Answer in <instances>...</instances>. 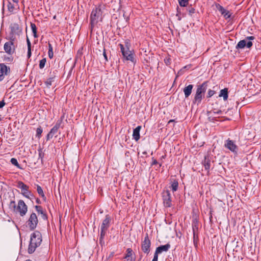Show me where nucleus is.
<instances>
[{
  "mask_svg": "<svg viewBox=\"0 0 261 261\" xmlns=\"http://www.w3.org/2000/svg\"><path fill=\"white\" fill-rule=\"evenodd\" d=\"M12 1H13V2L16 3H18V0H12Z\"/></svg>",
  "mask_w": 261,
  "mask_h": 261,
  "instance_id": "obj_53",
  "label": "nucleus"
},
{
  "mask_svg": "<svg viewBox=\"0 0 261 261\" xmlns=\"http://www.w3.org/2000/svg\"><path fill=\"white\" fill-rule=\"evenodd\" d=\"M43 156V154H42L41 150H39V158H41L42 160Z\"/></svg>",
  "mask_w": 261,
  "mask_h": 261,
  "instance_id": "obj_46",
  "label": "nucleus"
},
{
  "mask_svg": "<svg viewBox=\"0 0 261 261\" xmlns=\"http://www.w3.org/2000/svg\"><path fill=\"white\" fill-rule=\"evenodd\" d=\"M119 46L124 58L127 61H130L132 63H135L136 61L134 58V54L133 51L130 50L128 47L125 48L122 44H119Z\"/></svg>",
  "mask_w": 261,
  "mask_h": 261,
  "instance_id": "obj_5",
  "label": "nucleus"
},
{
  "mask_svg": "<svg viewBox=\"0 0 261 261\" xmlns=\"http://www.w3.org/2000/svg\"><path fill=\"white\" fill-rule=\"evenodd\" d=\"M151 242L149 239L147 233L146 234L144 240L141 243V249L142 251L147 254H148L150 251Z\"/></svg>",
  "mask_w": 261,
  "mask_h": 261,
  "instance_id": "obj_7",
  "label": "nucleus"
},
{
  "mask_svg": "<svg viewBox=\"0 0 261 261\" xmlns=\"http://www.w3.org/2000/svg\"><path fill=\"white\" fill-rule=\"evenodd\" d=\"M133 255V250L131 248H127L126 249V254L124 256V258L128 260L129 259V257H131Z\"/></svg>",
  "mask_w": 261,
  "mask_h": 261,
  "instance_id": "obj_28",
  "label": "nucleus"
},
{
  "mask_svg": "<svg viewBox=\"0 0 261 261\" xmlns=\"http://www.w3.org/2000/svg\"><path fill=\"white\" fill-rule=\"evenodd\" d=\"M253 44L251 41H247L246 40L244 39L240 41L236 46V49H243L245 47L248 48H250L252 46Z\"/></svg>",
  "mask_w": 261,
  "mask_h": 261,
  "instance_id": "obj_15",
  "label": "nucleus"
},
{
  "mask_svg": "<svg viewBox=\"0 0 261 261\" xmlns=\"http://www.w3.org/2000/svg\"><path fill=\"white\" fill-rule=\"evenodd\" d=\"M5 102L4 101V100H3L2 101H0V109L2 108L3 107H4L5 105Z\"/></svg>",
  "mask_w": 261,
  "mask_h": 261,
  "instance_id": "obj_45",
  "label": "nucleus"
},
{
  "mask_svg": "<svg viewBox=\"0 0 261 261\" xmlns=\"http://www.w3.org/2000/svg\"><path fill=\"white\" fill-rule=\"evenodd\" d=\"M42 242L41 233L37 230L35 231L31 236L30 244L28 248V253L32 254L39 247Z\"/></svg>",
  "mask_w": 261,
  "mask_h": 261,
  "instance_id": "obj_2",
  "label": "nucleus"
},
{
  "mask_svg": "<svg viewBox=\"0 0 261 261\" xmlns=\"http://www.w3.org/2000/svg\"><path fill=\"white\" fill-rule=\"evenodd\" d=\"M171 245L169 243H167L165 245H161L156 248L155 253L159 254L162 253L163 252H167L170 248Z\"/></svg>",
  "mask_w": 261,
  "mask_h": 261,
  "instance_id": "obj_17",
  "label": "nucleus"
},
{
  "mask_svg": "<svg viewBox=\"0 0 261 261\" xmlns=\"http://www.w3.org/2000/svg\"><path fill=\"white\" fill-rule=\"evenodd\" d=\"M35 207L36 211L38 212V213L41 215V217L43 219H44V220L47 219V215L43 210L42 206H39V205H36L35 206Z\"/></svg>",
  "mask_w": 261,
  "mask_h": 261,
  "instance_id": "obj_21",
  "label": "nucleus"
},
{
  "mask_svg": "<svg viewBox=\"0 0 261 261\" xmlns=\"http://www.w3.org/2000/svg\"><path fill=\"white\" fill-rule=\"evenodd\" d=\"M10 162L12 165L15 166L18 168L21 169V168L20 167V165L18 164L16 159L12 158L10 160Z\"/></svg>",
  "mask_w": 261,
  "mask_h": 261,
  "instance_id": "obj_31",
  "label": "nucleus"
},
{
  "mask_svg": "<svg viewBox=\"0 0 261 261\" xmlns=\"http://www.w3.org/2000/svg\"><path fill=\"white\" fill-rule=\"evenodd\" d=\"M165 157V155H163L161 158H162V159H164Z\"/></svg>",
  "mask_w": 261,
  "mask_h": 261,
  "instance_id": "obj_55",
  "label": "nucleus"
},
{
  "mask_svg": "<svg viewBox=\"0 0 261 261\" xmlns=\"http://www.w3.org/2000/svg\"><path fill=\"white\" fill-rule=\"evenodd\" d=\"M28 211V206L22 200H19L16 207V212L22 217L24 216Z\"/></svg>",
  "mask_w": 261,
  "mask_h": 261,
  "instance_id": "obj_11",
  "label": "nucleus"
},
{
  "mask_svg": "<svg viewBox=\"0 0 261 261\" xmlns=\"http://www.w3.org/2000/svg\"><path fill=\"white\" fill-rule=\"evenodd\" d=\"M162 166V163L159 164V167H161Z\"/></svg>",
  "mask_w": 261,
  "mask_h": 261,
  "instance_id": "obj_56",
  "label": "nucleus"
},
{
  "mask_svg": "<svg viewBox=\"0 0 261 261\" xmlns=\"http://www.w3.org/2000/svg\"><path fill=\"white\" fill-rule=\"evenodd\" d=\"M163 204L166 207H170L172 206L171 195L169 190L164 191L162 193Z\"/></svg>",
  "mask_w": 261,
  "mask_h": 261,
  "instance_id": "obj_8",
  "label": "nucleus"
},
{
  "mask_svg": "<svg viewBox=\"0 0 261 261\" xmlns=\"http://www.w3.org/2000/svg\"><path fill=\"white\" fill-rule=\"evenodd\" d=\"M48 50H53L52 45L50 43H48Z\"/></svg>",
  "mask_w": 261,
  "mask_h": 261,
  "instance_id": "obj_49",
  "label": "nucleus"
},
{
  "mask_svg": "<svg viewBox=\"0 0 261 261\" xmlns=\"http://www.w3.org/2000/svg\"><path fill=\"white\" fill-rule=\"evenodd\" d=\"M103 56L105 58V61L107 62L108 61V57L106 53V49H104L103 51Z\"/></svg>",
  "mask_w": 261,
  "mask_h": 261,
  "instance_id": "obj_41",
  "label": "nucleus"
},
{
  "mask_svg": "<svg viewBox=\"0 0 261 261\" xmlns=\"http://www.w3.org/2000/svg\"><path fill=\"white\" fill-rule=\"evenodd\" d=\"M46 62V58H43L42 60H41L39 62V68L40 69H43L45 65V63Z\"/></svg>",
  "mask_w": 261,
  "mask_h": 261,
  "instance_id": "obj_33",
  "label": "nucleus"
},
{
  "mask_svg": "<svg viewBox=\"0 0 261 261\" xmlns=\"http://www.w3.org/2000/svg\"><path fill=\"white\" fill-rule=\"evenodd\" d=\"M142 153H143V154H144V155H147V152H146V151H144V152H142Z\"/></svg>",
  "mask_w": 261,
  "mask_h": 261,
  "instance_id": "obj_52",
  "label": "nucleus"
},
{
  "mask_svg": "<svg viewBox=\"0 0 261 261\" xmlns=\"http://www.w3.org/2000/svg\"><path fill=\"white\" fill-rule=\"evenodd\" d=\"M211 159L212 158L209 154L205 155L204 159L202 161V164L204 167L205 170L207 173H209L210 169L211 167Z\"/></svg>",
  "mask_w": 261,
  "mask_h": 261,
  "instance_id": "obj_16",
  "label": "nucleus"
},
{
  "mask_svg": "<svg viewBox=\"0 0 261 261\" xmlns=\"http://www.w3.org/2000/svg\"><path fill=\"white\" fill-rule=\"evenodd\" d=\"M36 203H38V204H40V203H41V201H40V200L39 199H38V198H37V199H36Z\"/></svg>",
  "mask_w": 261,
  "mask_h": 261,
  "instance_id": "obj_50",
  "label": "nucleus"
},
{
  "mask_svg": "<svg viewBox=\"0 0 261 261\" xmlns=\"http://www.w3.org/2000/svg\"><path fill=\"white\" fill-rule=\"evenodd\" d=\"M37 191L38 194L43 198V200L46 201V198L42 188L39 185H37Z\"/></svg>",
  "mask_w": 261,
  "mask_h": 261,
  "instance_id": "obj_24",
  "label": "nucleus"
},
{
  "mask_svg": "<svg viewBox=\"0 0 261 261\" xmlns=\"http://www.w3.org/2000/svg\"><path fill=\"white\" fill-rule=\"evenodd\" d=\"M25 261H31V260H30V259H28V260H25Z\"/></svg>",
  "mask_w": 261,
  "mask_h": 261,
  "instance_id": "obj_57",
  "label": "nucleus"
},
{
  "mask_svg": "<svg viewBox=\"0 0 261 261\" xmlns=\"http://www.w3.org/2000/svg\"><path fill=\"white\" fill-rule=\"evenodd\" d=\"M217 9L226 19L230 18L231 13L229 11L225 9L222 6L219 5Z\"/></svg>",
  "mask_w": 261,
  "mask_h": 261,
  "instance_id": "obj_18",
  "label": "nucleus"
},
{
  "mask_svg": "<svg viewBox=\"0 0 261 261\" xmlns=\"http://www.w3.org/2000/svg\"><path fill=\"white\" fill-rule=\"evenodd\" d=\"M193 88V85L192 84H190L187 86H186L183 89V92L185 94V98H188L191 94L192 89Z\"/></svg>",
  "mask_w": 261,
  "mask_h": 261,
  "instance_id": "obj_19",
  "label": "nucleus"
},
{
  "mask_svg": "<svg viewBox=\"0 0 261 261\" xmlns=\"http://www.w3.org/2000/svg\"><path fill=\"white\" fill-rule=\"evenodd\" d=\"M188 11L189 12V13L190 15H192L193 14L195 13V9L193 7H189L188 8Z\"/></svg>",
  "mask_w": 261,
  "mask_h": 261,
  "instance_id": "obj_38",
  "label": "nucleus"
},
{
  "mask_svg": "<svg viewBox=\"0 0 261 261\" xmlns=\"http://www.w3.org/2000/svg\"><path fill=\"white\" fill-rule=\"evenodd\" d=\"M152 162L151 163V166H153L154 165H156L158 164V161L155 159H154L153 158H152Z\"/></svg>",
  "mask_w": 261,
  "mask_h": 261,
  "instance_id": "obj_43",
  "label": "nucleus"
},
{
  "mask_svg": "<svg viewBox=\"0 0 261 261\" xmlns=\"http://www.w3.org/2000/svg\"><path fill=\"white\" fill-rule=\"evenodd\" d=\"M224 147L229 150L234 154H237L239 148L233 141L230 140V139H228L225 142Z\"/></svg>",
  "mask_w": 261,
  "mask_h": 261,
  "instance_id": "obj_9",
  "label": "nucleus"
},
{
  "mask_svg": "<svg viewBox=\"0 0 261 261\" xmlns=\"http://www.w3.org/2000/svg\"><path fill=\"white\" fill-rule=\"evenodd\" d=\"M129 260H130V261H135V258L131 257Z\"/></svg>",
  "mask_w": 261,
  "mask_h": 261,
  "instance_id": "obj_51",
  "label": "nucleus"
},
{
  "mask_svg": "<svg viewBox=\"0 0 261 261\" xmlns=\"http://www.w3.org/2000/svg\"><path fill=\"white\" fill-rule=\"evenodd\" d=\"M216 93V91L214 90L209 89L206 94V98H209L213 96Z\"/></svg>",
  "mask_w": 261,
  "mask_h": 261,
  "instance_id": "obj_32",
  "label": "nucleus"
},
{
  "mask_svg": "<svg viewBox=\"0 0 261 261\" xmlns=\"http://www.w3.org/2000/svg\"><path fill=\"white\" fill-rule=\"evenodd\" d=\"M219 97H222L223 98L224 100H226L228 99V89L224 88L222 89L220 91V93L219 95Z\"/></svg>",
  "mask_w": 261,
  "mask_h": 261,
  "instance_id": "obj_22",
  "label": "nucleus"
},
{
  "mask_svg": "<svg viewBox=\"0 0 261 261\" xmlns=\"http://www.w3.org/2000/svg\"><path fill=\"white\" fill-rule=\"evenodd\" d=\"M62 122V120H59L57 121L55 126L50 129V132L47 135V136H46L47 141L51 139L53 137V136H54V135H55L57 133L59 128L61 126Z\"/></svg>",
  "mask_w": 261,
  "mask_h": 261,
  "instance_id": "obj_12",
  "label": "nucleus"
},
{
  "mask_svg": "<svg viewBox=\"0 0 261 261\" xmlns=\"http://www.w3.org/2000/svg\"><path fill=\"white\" fill-rule=\"evenodd\" d=\"M170 188L173 192L176 191L178 188V182L177 180L176 179L172 180L171 181V186H170Z\"/></svg>",
  "mask_w": 261,
  "mask_h": 261,
  "instance_id": "obj_23",
  "label": "nucleus"
},
{
  "mask_svg": "<svg viewBox=\"0 0 261 261\" xmlns=\"http://www.w3.org/2000/svg\"><path fill=\"white\" fill-rule=\"evenodd\" d=\"M38 222V218L35 213H33L28 221V225L31 230H34L37 225Z\"/></svg>",
  "mask_w": 261,
  "mask_h": 261,
  "instance_id": "obj_10",
  "label": "nucleus"
},
{
  "mask_svg": "<svg viewBox=\"0 0 261 261\" xmlns=\"http://www.w3.org/2000/svg\"><path fill=\"white\" fill-rule=\"evenodd\" d=\"M4 49L6 53L12 55L15 50V46L12 41L6 42L4 46Z\"/></svg>",
  "mask_w": 261,
  "mask_h": 261,
  "instance_id": "obj_14",
  "label": "nucleus"
},
{
  "mask_svg": "<svg viewBox=\"0 0 261 261\" xmlns=\"http://www.w3.org/2000/svg\"><path fill=\"white\" fill-rule=\"evenodd\" d=\"M55 77H49L45 82V84L46 86L49 88L50 86L52 85V83L54 81Z\"/></svg>",
  "mask_w": 261,
  "mask_h": 261,
  "instance_id": "obj_30",
  "label": "nucleus"
},
{
  "mask_svg": "<svg viewBox=\"0 0 261 261\" xmlns=\"http://www.w3.org/2000/svg\"><path fill=\"white\" fill-rule=\"evenodd\" d=\"M141 128V126H138L133 130V138L136 141H138L140 139V131Z\"/></svg>",
  "mask_w": 261,
  "mask_h": 261,
  "instance_id": "obj_20",
  "label": "nucleus"
},
{
  "mask_svg": "<svg viewBox=\"0 0 261 261\" xmlns=\"http://www.w3.org/2000/svg\"><path fill=\"white\" fill-rule=\"evenodd\" d=\"M164 62L167 65H169L171 63V59L170 58H166L164 60Z\"/></svg>",
  "mask_w": 261,
  "mask_h": 261,
  "instance_id": "obj_39",
  "label": "nucleus"
},
{
  "mask_svg": "<svg viewBox=\"0 0 261 261\" xmlns=\"http://www.w3.org/2000/svg\"><path fill=\"white\" fill-rule=\"evenodd\" d=\"M222 113V112L221 110H218L216 112H214V113H215L216 114H221Z\"/></svg>",
  "mask_w": 261,
  "mask_h": 261,
  "instance_id": "obj_48",
  "label": "nucleus"
},
{
  "mask_svg": "<svg viewBox=\"0 0 261 261\" xmlns=\"http://www.w3.org/2000/svg\"><path fill=\"white\" fill-rule=\"evenodd\" d=\"M17 187L21 189L22 194L25 197L31 199L34 197L33 194L29 190V186L24 184L22 181H19L17 182Z\"/></svg>",
  "mask_w": 261,
  "mask_h": 261,
  "instance_id": "obj_6",
  "label": "nucleus"
},
{
  "mask_svg": "<svg viewBox=\"0 0 261 261\" xmlns=\"http://www.w3.org/2000/svg\"><path fill=\"white\" fill-rule=\"evenodd\" d=\"M42 133V129L41 127H38L36 129V137L40 138Z\"/></svg>",
  "mask_w": 261,
  "mask_h": 261,
  "instance_id": "obj_36",
  "label": "nucleus"
},
{
  "mask_svg": "<svg viewBox=\"0 0 261 261\" xmlns=\"http://www.w3.org/2000/svg\"><path fill=\"white\" fill-rule=\"evenodd\" d=\"M198 242V236L196 234V232H193V242L194 245L197 244Z\"/></svg>",
  "mask_w": 261,
  "mask_h": 261,
  "instance_id": "obj_37",
  "label": "nucleus"
},
{
  "mask_svg": "<svg viewBox=\"0 0 261 261\" xmlns=\"http://www.w3.org/2000/svg\"><path fill=\"white\" fill-rule=\"evenodd\" d=\"M179 5L181 7H186L188 4L189 0H178Z\"/></svg>",
  "mask_w": 261,
  "mask_h": 261,
  "instance_id": "obj_34",
  "label": "nucleus"
},
{
  "mask_svg": "<svg viewBox=\"0 0 261 261\" xmlns=\"http://www.w3.org/2000/svg\"><path fill=\"white\" fill-rule=\"evenodd\" d=\"M208 83V81H204L201 84L197 85L196 92L192 100L193 104L198 106L201 103L203 98L205 96Z\"/></svg>",
  "mask_w": 261,
  "mask_h": 261,
  "instance_id": "obj_1",
  "label": "nucleus"
},
{
  "mask_svg": "<svg viewBox=\"0 0 261 261\" xmlns=\"http://www.w3.org/2000/svg\"><path fill=\"white\" fill-rule=\"evenodd\" d=\"M102 12L100 7H96L93 9L90 15V25L92 29L97 23L102 21Z\"/></svg>",
  "mask_w": 261,
  "mask_h": 261,
  "instance_id": "obj_4",
  "label": "nucleus"
},
{
  "mask_svg": "<svg viewBox=\"0 0 261 261\" xmlns=\"http://www.w3.org/2000/svg\"><path fill=\"white\" fill-rule=\"evenodd\" d=\"M176 16H178V20H180L181 19V17L180 16V13L178 12Z\"/></svg>",
  "mask_w": 261,
  "mask_h": 261,
  "instance_id": "obj_47",
  "label": "nucleus"
},
{
  "mask_svg": "<svg viewBox=\"0 0 261 261\" xmlns=\"http://www.w3.org/2000/svg\"><path fill=\"white\" fill-rule=\"evenodd\" d=\"M0 198H1V195H0Z\"/></svg>",
  "mask_w": 261,
  "mask_h": 261,
  "instance_id": "obj_58",
  "label": "nucleus"
},
{
  "mask_svg": "<svg viewBox=\"0 0 261 261\" xmlns=\"http://www.w3.org/2000/svg\"><path fill=\"white\" fill-rule=\"evenodd\" d=\"M8 9L10 12L14 13V11L15 10L14 5L9 2L8 5Z\"/></svg>",
  "mask_w": 261,
  "mask_h": 261,
  "instance_id": "obj_35",
  "label": "nucleus"
},
{
  "mask_svg": "<svg viewBox=\"0 0 261 261\" xmlns=\"http://www.w3.org/2000/svg\"><path fill=\"white\" fill-rule=\"evenodd\" d=\"M112 219L109 215L105 216V218L102 220L100 225L99 243L100 244L104 243V238L106 236L107 231L110 226Z\"/></svg>",
  "mask_w": 261,
  "mask_h": 261,
  "instance_id": "obj_3",
  "label": "nucleus"
},
{
  "mask_svg": "<svg viewBox=\"0 0 261 261\" xmlns=\"http://www.w3.org/2000/svg\"><path fill=\"white\" fill-rule=\"evenodd\" d=\"M16 207L17 205L15 202L14 200L11 201L9 204V208L15 212H16Z\"/></svg>",
  "mask_w": 261,
  "mask_h": 261,
  "instance_id": "obj_27",
  "label": "nucleus"
},
{
  "mask_svg": "<svg viewBox=\"0 0 261 261\" xmlns=\"http://www.w3.org/2000/svg\"><path fill=\"white\" fill-rule=\"evenodd\" d=\"M172 121H173V120H170L169 121V123H170V122H172Z\"/></svg>",
  "mask_w": 261,
  "mask_h": 261,
  "instance_id": "obj_54",
  "label": "nucleus"
},
{
  "mask_svg": "<svg viewBox=\"0 0 261 261\" xmlns=\"http://www.w3.org/2000/svg\"><path fill=\"white\" fill-rule=\"evenodd\" d=\"M254 39H255V37L254 36H248L245 38V40H246L247 41L249 40V41H251L250 40H253Z\"/></svg>",
  "mask_w": 261,
  "mask_h": 261,
  "instance_id": "obj_42",
  "label": "nucleus"
},
{
  "mask_svg": "<svg viewBox=\"0 0 261 261\" xmlns=\"http://www.w3.org/2000/svg\"><path fill=\"white\" fill-rule=\"evenodd\" d=\"M48 57L51 59L53 58V56H54V53H53V50H48Z\"/></svg>",
  "mask_w": 261,
  "mask_h": 261,
  "instance_id": "obj_40",
  "label": "nucleus"
},
{
  "mask_svg": "<svg viewBox=\"0 0 261 261\" xmlns=\"http://www.w3.org/2000/svg\"><path fill=\"white\" fill-rule=\"evenodd\" d=\"M10 68L4 63L0 64V81L4 79L5 76L10 73Z\"/></svg>",
  "mask_w": 261,
  "mask_h": 261,
  "instance_id": "obj_13",
  "label": "nucleus"
},
{
  "mask_svg": "<svg viewBox=\"0 0 261 261\" xmlns=\"http://www.w3.org/2000/svg\"><path fill=\"white\" fill-rule=\"evenodd\" d=\"M31 28L33 33V36L35 38H37L38 36L37 35V27L35 23H31Z\"/></svg>",
  "mask_w": 261,
  "mask_h": 261,
  "instance_id": "obj_26",
  "label": "nucleus"
},
{
  "mask_svg": "<svg viewBox=\"0 0 261 261\" xmlns=\"http://www.w3.org/2000/svg\"><path fill=\"white\" fill-rule=\"evenodd\" d=\"M198 221L197 220H194L192 222V229H193V232H196L198 229Z\"/></svg>",
  "mask_w": 261,
  "mask_h": 261,
  "instance_id": "obj_29",
  "label": "nucleus"
},
{
  "mask_svg": "<svg viewBox=\"0 0 261 261\" xmlns=\"http://www.w3.org/2000/svg\"><path fill=\"white\" fill-rule=\"evenodd\" d=\"M158 255L154 253L153 258L152 261H158Z\"/></svg>",
  "mask_w": 261,
  "mask_h": 261,
  "instance_id": "obj_44",
  "label": "nucleus"
},
{
  "mask_svg": "<svg viewBox=\"0 0 261 261\" xmlns=\"http://www.w3.org/2000/svg\"><path fill=\"white\" fill-rule=\"evenodd\" d=\"M27 46H28V53L27 56L28 58L31 56V43L28 38L27 39Z\"/></svg>",
  "mask_w": 261,
  "mask_h": 261,
  "instance_id": "obj_25",
  "label": "nucleus"
}]
</instances>
